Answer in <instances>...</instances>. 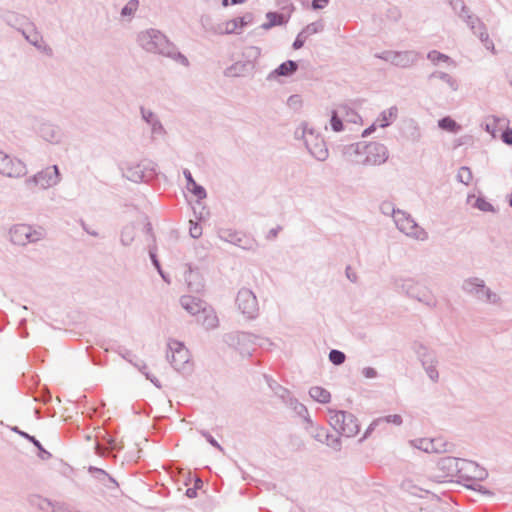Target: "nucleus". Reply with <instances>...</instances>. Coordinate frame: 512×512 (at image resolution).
I'll return each instance as SVG.
<instances>
[{
	"label": "nucleus",
	"mask_w": 512,
	"mask_h": 512,
	"mask_svg": "<svg viewBox=\"0 0 512 512\" xmlns=\"http://www.w3.org/2000/svg\"><path fill=\"white\" fill-rule=\"evenodd\" d=\"M439 469L443 470V474L438 475L440 478H449L458 476L468 480L483 479L486 477V471L479 469L478 465L471 461L459 460L456 458L446 457L438 463Z\"/></svg>",
	"instance_id": "f257e3e1"
},
{
	"label": "nucleus",
	"mask_w": 512,
	"mask_h": 512,
	"mask_svg": "<svg viewBox=\"0 0 512 512\" xmlns=\"http://www.w3.org/2000/svg\"><path fill=\"white\" fill-rule=\"evenodd\" d=\"M330 424L339 434L353 437L359 432L357 419L350 413L335 411L330 415Z\"/></svg>",
	"instance_id": "f03ea898"
},
{
	"label": "nucleus",
	"mask_w": 512,
	"mask_h": 512,
	"mask_svg": "<svg viewBox=\"0 0 512 512\" xmlns=\"http://www.w3.org/2000/svg\"><path fill=\"white\" fill-rule=\"evenodd\" d=\"M357 153L364 156L360 162L369 166L381 165L387 161L389 156L387 148L376 142L358 145Z\"/></svg>",
	"instance_id": "7ed1b4c3"
},
{
	"label": "nucleus",
	"mask_w": 512,
	"mask_h": 512,
	"mask_svg": "<svg viewBox=\"0 0 512 512\" xmlns=\"http://www.w3.org/2000/svg\"><path fill=\"white\" fill-rule=\"evenodd\" d=\"M44 237L42 229H35L27 224H17L10 229V239L16 245H26L41 240Z\"/></svg>",
	"instance_id": "20e7f679"
},
{
	"label": "nucleus",
	"mask_w": 512,
	"mask_h": 512,
	"mask_svg": "<svg viewBox=\"0 0 512 512\" xmlns=\"http://www.w3.org/2000/svg\"><path fill=\"white\" fill-rule=\"evenodd\" d=\"M394 220L399 230L407 236L421 241L428 238L427 232L423 228L419 227L414 219L405 212H396L394 214Z\"/></svg>",
	"instance_id": "39448f33"
},
{
	"label": "nucleus",
	"mask_w": 512,
	"mask_h": 512,
	"mask_svg": "<svg viewBox=\"0 0 512 512\" xmlns=\"http://www.w3.org/2000/svg\"><path fill=\"white\" fill-rule=\"evenodd\" d=\"M412 445L427 453H441L447 450V442L441 436L423 437L413 440Z\"/></svg>",
	"instance_id": "423d86ee"
},
{
	"label": "nucleus",
	"mask_w": 512,
	"mask_h": 512,
	"mask_svg": "<svg viewBox=\"0 0 512 512\" xmlns=\"http://www.w3.org/2000/svg\"><path fill=\"white\" fill-rule=\"evenodd\" d=\"M0 173L8 177H20L26 174V167L20 160L0 152Z\"/></svg>",
	"instance_id": "0eeeda50"
},
{
	"label": "nucleus",
	"mask_w": 512,
	"mask_h": 512,
	"mask_svg": "<svg viewBox=\"0 0 512 512\" xmlns=\"http://www.w3.org/2000/svg\"><path fill=\"white\" fill-rule=\"evenodd\" d=\"M236 303L239 310L250 318L254 317L258 310L257 299L253 292L248 289H242L238 292Z\"/></svg>",
	"instance_id": "6e6552de"
},
{
	"label": "nucleus",
	"mask_w": 512,
	"mask_h": 512,
	"mask_svg": "<svg viewBox=\"0 0 512 512\" xmlns=\"http://www.w3.org/2000/svg\"><path fill=\"white\" fill-rule=\"evenodd\" d=\"M143 46L151 52L165 53L168 46L166 37L158 31H148L141 38Z\"/></svg>",
	"instance_id": "1a4fd4ad"
},
{
	"label": "nucleus",
	"mask_w": 512,
	"mask_h": 512,
	"mask_svg": "<svg viewBox=\"0 0 512 512\" xmlns=\"http://www.w3.org/2000/svg\"><path fill=\"white\" fill-rule=\"evenodd\" d=\"M169 350L171 354L168 356L171 364L176 368L180 369L184 364H186L189 360V352L185 348V346L177 341L171 340L169 341Z\"/></svg>",
	"instance_id": "9d476101"
},
{
	"label": "nucleus",
	"mask_w": 512,
	"mask_h": 512,
	"mask_svg": "<svg viewBox=\"0 0 512 512\" xmlns=\"http://www.w3.org/2000/svg\"><path fill=\"white\" fill-rule=\"evenodd\" d=\"M34 181L41 188H48L55 185L59 181V171L57 166L46 168L39 172L35 177Z\"/></svg>",
	"instance_id": "9b49d317"
},
{
	"label": "nucleus",
	"mask_w": 512,
	"mask_h": 512,
	"mask_svg": "<svg viewBox=\"0 0 512 512\" xmlns=\"http://www.w3.org/2000/svg\"><path fill=\"white\" fill-rule=\"evenodd\" d=\"M247 24L245 17H237L227 20L218 26L219 34H232L242 29Z\"/></svg>",
	"instance_id": "f8f14e48"
},
{
	"label": "nucleus",
	"mask_w": 512,
	"mask_h": 512,
	"mask_svg": "<svg viewBox=\"0 0 512 512\" xmlns=\"http://www.w3.org/2000/svg\"><path fill=\"white\" fill-rule=\"evenodd\" d=\"M182 307L191 315H198L204 310L205 305L193 296H183L180 300Z\"/></svg>",
	"instance_id": "ddd939ff"
},
{
	"label": "nucleus",
	"mask_w": 512,
	"mask_h": 512,
	"mask_svg": "<svg viewBox=\"0 0 512 512\" xmlns=\"http://www.w3.org/2000/svg\"><path fill=\"white\" fill-rule=\"evenodd\" d=\"M202 314V325L207 329H213L218 326L219 320L216 312L212 308L205 307L201 312Z\"/></svg>",
	"instance_id": "4468645a"
},
{
	"label": "nucleus",
	"mask_w": 512,
	"mask_h": 512,
	"mask_svg": "<svg viewBox=\"0 0 512 512\" xmlns=\"http://www.w3.org/2000/svg\"><path fill=\"white\" fill-rule=\"evenodd\" d=\"M309 394L314 400L320 403H328L331 398L330 392L319 386L312 387Z\"/></svg>",
	"instance_id": "2eb2a0df"
},
{
	"label": "nucleus",
	"mask_w": 512,
	"mask_h": 512,
	"mask_svg": "<svg viewBox=\"0 0 512 512\" xmlns=\"http://www.w3.org/2000/svg\"><path fill=\"white\" fill-rule=\"evenodd\" d=\"M307 146H308V149L310 150L311 154L314 155L319 160H324L328 155V151H327L325 144L322 140L317 142L314 146H312L307 141Z\"/></svg>",
	"instance_id": "dca6fc26"
},
{
	"label": "nucleus",
	"mask_w": 512,
	"mask_h": 512,
	"mask_svg": "<svg viewBox=\"0 0 512 512\" xmlns=\"http://www.w3.org/2000/svg\"><path fill=\"white\" fill-rule=\"evenodd\" d=\"M297 69V64L294 61H286L282 63L274 73L279 76H288L294 73Z\"/></svg>",
	"instance_id": "f3484780"
},
{
	"label": "nucleus",
	"mask_w": 512,
	"mask_h": 512,
	"mask_svg": "<svg viewBox=\"0 0 512 512\" xmlns=\"http://www.w3.org/2000/svg\"><path fill=\"white\" fill-rule=\"evenodd\" d=\"M186 178L188 180V189L195 194L199 199H202L206 196L205 190L198 186L196 182L192 179L190 173L186 175Z\"/></svg>",
	"instance_id": "a211bd4d"
},
{
	"label": "nucleus",
	"mask_w": 512,
	"mask_h": 512,
	"mask_svg": "<svg viewBox=\"0 0 512 512\" xmlns=\"http://www.w3.org/2000/svg\"><path fill=\"white\" fill-rule=\"evenodd\" d=\"M439 127L443 130L455 132L460 127L457 125V123L450 117H445L439 121Z\"/></svg>",
	"instance_id": "6ab92c4d"
},
{
	"label": "nucleus",
	"mask_w": 512,
	"mask_h": 512,
	"mask_svg": "<svg viewBox=\"0 0 512 512\" xmlns=\"http://www.w3.org/2000/svg\"><path fill=\"white\" fill-rule=\"evenodd\" d=\"M457 177L459 181L465 185L470 184L473 179L472 172L468 167H461L458 171Z\"/></svg>",
	"instance_id": "aec40b11"
},
{
	"label": "nucleus",
	"mask_w": 512,
	"mask_h": 512,
	"mask_svg": "<svg viewBox=\"0 0 512 512\" xmlns=\"http://www.w3.org/2000/svg\"><path fill=\"white\" fill-rule=\"evenodd\" d=\"M502 122H504V120L495 117H490L487 119L486 130L492 135L493 138H496L497 136L496 127Z\"/></svg>",
	"instance_id": "412c9836"
},
{
	"label": "nucleus",
	"mask_w": 512,
	"mask_h": 512,
	"mask_svg": "<svg viewBox=\"0 0 512 512\" xmlns=\"http://www.w3.org/2000/svg\"><path fill=\"white\" fill-rule=\"evenodd\" d=\"M428 59L431 60L435 64L440 63V62H448L449 61L448 56H446L438 51L429 52Z\"/></svg>",
	"instance_id": "4be33fe9"
},
{
	"label": "nucleus",
	"mask_w": 512,
	"mask_h": 512,
	"mask_svg": "<svg viewBox=\"0 0 512 512\" xmlns=\"http://www.w3.org/2000/svg\"><path fill=\"white\" fill-rule=\"evenodd\" d=\"M330 361L335 365H340L345 360V355L341 351L332 350L329 354Z\"/></svg>",
	"instance_id": "5701e85b"
},
{
	"label": "nucleus",
	"mask_w": 512,
	"mask_h": 512,
	"mask_svg": "<svg viewBox=\"0 0 512 512\" xmlns=\"http://www.w3.org/2000/svg\"><path fill=\"white\" fill-rule=\"evenodd\" d=\"M331 127H332L333 131H335V132H340L343 130L342 121L338 117L336 111H332V114H331Z\"/></svg>",
	"instance_id": "b1692460"
},
{
	"label": "nucleus",
	"mask_w": 512,
	"mask_h": 512,
	"mask_svg": "<svg viewBox=\"0 0 512 512\" xmlns=\"http://www.w3.org/2000/svg\"><path fill=\"white\" fill-rule=\"evenodd\" d=\"M137 8H138V1L131 0L122 9V15H132L137 10Z\"/></svg>",
	"instance_id": "393cba45"
},
{
	"label": "nucleus",
	"mask_w": 512,
	"mask_h": 512,
	"mask_svg": "<svg viewBox=\"0 0 512 512\" xmlns=\"http://www.w3.org/2000/svg\"><path fill=\"white\" fill-rule=\"evenodd\" d=\"M190 234L193 238H198L202 234V228L197 224L190 221Z\"/></svg>",
	"instance_id": "a878e982"
},
{
	"label": "nucleus",
	"mask_w": 512,
	"mask_h": 512,
	"mask_svg": "<svg viewBox=\"0 0 512 512\" xmlns=\"http://www.w3.org/2000/svg\"><path fill=\"white\" fill-rule=\"evenodd\" d=\"M501 139L504 143L512 145V129L506 128L501 134Z\"/></svg>",
	"instance_id": "bb28decb"
},
{
	"label": "nucleus",
	"mask_w": 512,
	"mask_h": 512,
	"mask_svg": "<svg viewBox=\"0 0 512 512\" xmlns=\"http://www.w3.org/2000/svg\"><path fill=\"white\" fill-rule=\"evenodd\" d=\"M476 204H477V207L483 211H491L492 210V205L483 199H477Z\"/></svg>",
	"instance_id": "cd10ccee"
},
{
	"label": "nucleus",
	"mask_w": 512,
	"mask_h": 512,
	"mask_svg": "<svg viewBox=\"0 0 512 512\" xmlns=\"http://www.w3.org/2000/svg\"><path fill=\"white\" fill-rule=\"evenodd\" d=\"M385 421L388 423H393L395 425H400L402 420L399 415H389L385 418Z\"/></svg>",
	"instance_id": "c85d7f7f"
},
{
	"label": "nucleus",
	"mask_w": 512,
	"mask_h": 512,
	"mask_svg": "<svg viewBox=\"0 0 512 512\" xmlns=\"http://www.w3.org/2000/svg\"><path fill=\"white\" fill-rule=\"evenodd\" d=\"M328 3V0H313V8L315 9H321L325 7Z\"/></svg>",
	"instance_id": "c756f323"
},
{
	"label": "nucleus",
	"mask_w": 512,
	"mask_h": 512,
	"mask_svg": "<svg viewBox=\"0 0 512 512\" xmlns=\"http://www.w3.org/2000/svg\"><path fill=\"white\" fill-rule=\"evenodd\" d=\"M474 286H475V287H480V288H481V291H480V292H481V293H484V291H483L484 286H483L481 283L468 282V283L466 284V289H467L469 292H472V291H473V289H474Z\"/></svg>",
	"instance_id": "7c9ffc66"
},
{
	"label": "nucleus",
	"mask_w": 512,
	"mask_h": 512,
	"mask_svg": "<svg viewBox=\"0 0 512 512\" xmlns=\"http://www.w3.org/2000/svg\"><path fill=\"white\" fill-rule=\"evenodd\" d=\"M107 443L109 445V448L112 450L121 448L120 446H118V443L116 442V440L112 439L111 437L107 438Z\"/></svg>",
	"instance_id": "2f4dec72"
},
{
	"label": "nucleus",
	"mask_w": 512,
	"mask_h": 512,
	"mask_svg": "<svg viewBox=\"0 0 512 512\" xmlns=\"http://www.w3.org/2000/svg\"><path fill=\"white\" fill-rule=\"evenodd\" d=\"M186 495L189 497V498H194L196 497L197 493H196V488H189L187 489L186 491Z\"/></svg>",
	"instance_id": "473e14b6"
},
{
	"label": "nucleus",
	"mask_w": 512,
	"mask_h": 512,
	"mask_svg": "<svg viewBox=\"0 0 512 512\" xmlns=\"http://www.w3.org/2000/svg\"><path fill=\"white\" fill-rule=\"evenodd\" d=\"M295 49H299L303 46V41L300 38H297L293 44Z\"/></svg>",
	"instance_id": "72a5a7b5"
},
{
	"label": "nucleus",
	"mask_w": 512,
	"mask_h": 512,
	"mask_svg": "<svg viewBox=\"0 0 512 512\" xmlns=\"http://www.w3.org/2000/svg\"><path fill=\"white\" fill-rule=\"evenodd\" d=\"M277 236V230L276 229H271L268 233V238H275Z\"/></svg>",
	"instance_id": "f704fd0d"
},
{
	"label": "nucleus",
	"mask_w": 512,
	"mask_h": 512,
	"mask_svg": "<svg viewBox=\"0 0 512 512\" xmlns=\"http://www.w3.org/2000/svg\"><path fill=\"white\" fill-rule=\"evenodd\" d=\"M375 130V127L374 125H372L370 128L366 129L364 132H363V136H366L368 134H370L372 131Z\"/></svg>",
	"instance_id": "c9c22d12"
},
{
	"label": "nucleus",
	"mask_w": 512,
	"mask_h": 512,
	"mask_svg": "<svg viewBox=\"0 0 512 512\" xmlns=\"http://www.w3.org/2000/svg\"><path fill=\"white\" fill-rule=\"evenodd\" d=\"M245 0H231V4H242Z\"/></svg>",
	"instance_id": "e433bc0d"
},
{
	"label": "nucleus",
	"mask_w": 512,
	"mask_h": 512,
	"mask_svg": "<svg viewBox=\"0 0 512 512\" xmlns=\"http://www.w3.org/2000/svg\"><path fill=\"white\" fill-rule=\"evenodd\" d=\"M180 59H181V62L184 64V65H188V60L186 57L184 56H180Z\"/></svg>",
	"instance_id": "4c0bfd02"
},
{
	"label": "nucleus",
	"mask_w": 512,
	"mask_h": 512,
	"mask_svg": "<svg viewBox=\"0 0 512 512\" xmlns=\"http://www.w3.org/2000/svg\"><path fill=\"white\" fill-rule=\"evenodd\" d=\"M201 483H202V482H201V480H200V479H197V480L195 481V487H194V488H196V489H197V488H199V487H200V485H201Z\"/></svg>",
	"instance_id": "58836bf2"
},
{
	"label": "nucleus",
	"mask_w": 512,
	"mask_h": 512,
	"mask_svg": "<svg viewBox=\"0 0 512 512\" xmlns=\"http://www.w3.org/2000/svg\"><path fill=\"white\" fill-rule=\"evenodd\" d=\"M384 120H386V116L384 115ZM389 123L387 121H384L383 123H381V127H385L387 126Z\"/></svg>",
	"instance_id": "ea45409f"
},
{
	"label": "nucleus",
	"mask_w": 512,
	"mask_h": 512,
	"mask_svg": "<svg viewBox=\"0 0 512 512\" xmlns=\"http://www.w3.org/2000/svg\"><path fill=\"white\" fill-rule=\"evenodd\" d=\"M389 117L390 118L395 117V113L392 110L389 111Z\"/></svg>",
	"instance_id": "a19ab883"
},
{
	"label": "nucleus",
	"mask_w": 512,
	"mask_h": 512,
	"mask_svg": "<svg viewBox=\"0 0 512 512\" xmlns=\"http://www.w3.org/2000/svg\"><path fill=\"white\" fill-rule=\"evenodd\" d=\"M222 4H223V6H225V7H226V6H228V4H229V3H228V0H223Z\"/></svg>",
	"instance_id": "79ce46f5"
},
{
	"label": "nucleus",
	"mask_w": 512,
	"mask_h": 512,
	"mask_svg": "<svg viewBox=\"0 0 512 512\" xmlns=\"http://www.w3.org/2000/svg\"><path fill=\"white\" fill-rule=\"evenodd\" d=\"M486 298L490 299V293L488 291L485 292Z\"/></svg>",
	"instance_id": "37998d69"
},
{
	"label": "nucleus",
	"mask_w": 512,
	"mask_h": 512,
	"mask_svg": "<svg viewBox=\"0 0 512 512\" xmlns=\"http://www.w3.org/2000/svg\"><path fill=\"white\" fill-rule=\"evenodd\" d=\"M510 205L512 206V194L510 195Z\"/></svg>",
	"instance_id": "c03bdc74"
}]
</instances>
